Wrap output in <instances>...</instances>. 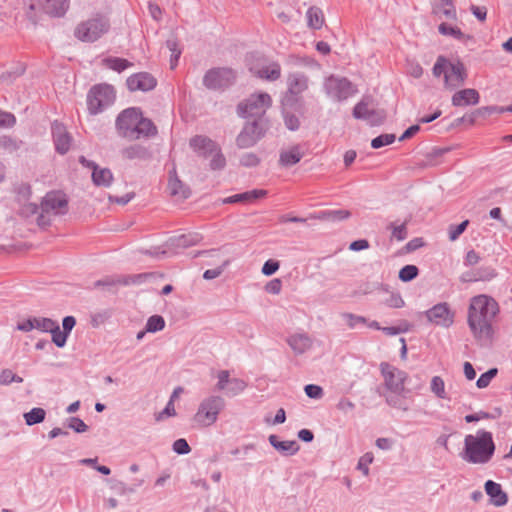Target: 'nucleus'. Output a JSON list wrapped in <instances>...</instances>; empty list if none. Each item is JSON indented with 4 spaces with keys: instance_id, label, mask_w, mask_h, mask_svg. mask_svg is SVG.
<instances>
[{
    "instance_id": "1",
    "label": "nucleus",
    "mask_w": 512,
    "mask_h": 512,
    "mask_svg": "<svg viewBox=\"0 0 512 512\" xmlns=\"http://www.w3.org/2000/svg\"><path fill=\"white\" fill-rule=\"evenodd\" d=\"M499 313V305L492 297L480 294L471 298L467 323L473 337L488 342L493 336V321Z\"/></svg>"
},
{
    "instance_id": "2",
    "label": "nucleus",
    "mask_w": 512,
    "mask_h": 512,
    "mask_svg": "<svg viewBox=\"0 0 512 512\" xmlns=\"http://www.w3.org/2000/svg\"><path fill=\"white\" fill-rule=\"evenodd\" d=\"M18 213L28 221H35L38 226H49L52 217L64 215L68 209V200L65 197H56V194H46L40 205L29 200L30 194H19Z\"/></svg>"
},
{
    "instance_id": "3",
    "label": "nucleus",
    "mask_w": 512,
    "mask_h": 512,
    "mask_svg": "<svg viewBox=\"0 0 512 512\" xmlns=\"http://www.w3.org/2000/svg\"><path fill=\"white\" fill-rule=\"evenodd\" d=\"M492 433L483 429L475 435L469 434L464 439L462 459L471 464H487L495 453Z\"/></svg>"
},
{
    "instance_id": "4",
    "label": "nucleus",
    "mask_w": 512,
    "mask_h": 512,
    "mask_svg": "<svg viewBox=\"0 0 512 512\" xmlns=\"http://www.w3.org/2000/svg\"><path fill=\"white\" fill-rule=\"evenodd\" d=\"M272 105V98L266 92H257L251 94L248 98L241 101L237 106V113L242 118H254V120L264 119L268 108Z\"/></svg>"
},
{
    "instance_id": "5",
    "label": "nucleus",
    "mask_w": 512,
    "mask_h": 512,
    "mask_svg": "<svg viewBox=\"0 0 512 512\" xmlns=\"http://www.w3.org/2000/svg\"><path fill=\"white\" fill-rule=\"evenodd\" d=\"M225 408V400L218 395L204 398L194 415V422L201 427H210L218 420L219 414Z\"/></svg>"
},
{
    "instance_id": "6",
    "label": "nucleus",
    "mask_w": 512,
    "mask_h": 512,
    "mask_svg": "<svg viewBox=\"0 0 512 512\" xmlns=\"http://www.w3.org/2000/svg\"><path fill=\"white\" fill-rule=\"evenodd\" d=\"M109 28L108 19L97 15L79 23L75 28L74 35L82 42L92 43L106 34Z\"/></svg>"
},
{
    "instance_id": "7",
    "label": "nucleus",
    "mask_w": 512,
    "mask_h": 512,
    "mask_svg": "<svg viewBox=\"0 0 512 512\" xmlns=\"http://www.w3.org/2000/svg\"><path fill=\"white\" fill-rule=\"evenodd\" d=\"M324 91L333 101L343 102L357 93L356 86L346 77L330 75L324 80Z\"/></svg>"
},
{
    "instance_id": "8",
    "label": "nucleus",
    "mask_w": 512,
    "mask_h": 512,
    "mask_svg": "<svg viewBox=\"0 0 512 512\" xmlns=\"http://www.w3.org/2000/svg\"><path fill=\"white\" fill-rule=\"evenodd\" d=\"M115 101V91L109 84L93 86L87 95V106L90 114L96 115L112 105Z\"/></svg>"
},
{
    "instance_id": "9",
    "label": "nucleus",
    "mask_w": 512,
    "mask_h": 512,
    "mask_svg": "<svg viewBox=\"0 0 512 512\" xmlns=\"http://www.w3.org/2000/svg\"><path fill=\"white\" fill-rule=\"evenodd\" d=\"M287 91L282 98L284 107H292L298 101L302 93L309 87V78L301 72H293L287 76Z\"/></svg>"
},
{
    "instance_id": "10",
    "label": "nucleus",
    "mask_w": 512,
    "mask_h": 512,
    "mask_svg": "<svg viewBox=\"0 0 512 512\" xmlns=\"http://www.w3.org/2000/svg\"><path fill=\"white\" fill-rule=\"evenodd\" d=\"M140 111L139 108L130 107L118 114L115 120V128L120 137L133 140V137L136 136Z\"/></svg>"
},
{
    "instance_id": "11",
    "label": "nucleus",
    "mask_w": 512,
    "mask_h": 512,
    "mask_svg": "<svg viewBox=\"0 0 512 512\" xmlns=\"http://www.w3.org/2000/svg\"><path fill=\"white\" fill-rule=\"evenodd\" d=\"M236 79L233 69L227 67L212 68L203 77V85L210 90L225 89Z\"/></svg>"
},
{
    "instance_id": "12",
    "label": "nucleus",
    "mask_w": 512,
    "mask_h": 512,
    "mask_svg": "<svg viewBox=\"0 0 512 512\" xmlns=\"http://www.w3.org/2000/svg\"><path fill=\"white\" fill-rule=\"evenodd\" d=\"M380 370L386 388L397 395L402 394L405 390V382L408 378L407 373L387 362L380 364Z\"/></svg>"
},
{
    "instance_id": "13",
    "label": "nucleus",
    "mask_w": 512,
    "mask_h": 512,
    "mask_svg": "<svg viewBox=\"0 0 512 512\" xmlns=\"http://www.w3.org/2000/svg\"><path fill=\"white\" fill-rule=\"evenodd\" d=\"M265 129L266 121L264 119L248 122L237 136L236 142L238 147H252L264 135Z\"/></svg>"
},
{
    "instance_id": "14",
    "label": "nucleus",
    "mask_w": 512,
    "mask_h": 512,
    "mask_svg": "<svg viewBox=\"0 0 512 512\" xmlns=\"http://www.w3.org/2000/svg\"><path fill=\"white\" fill-rule=\"evenodd\" d=\"M68 8L69 0H38L37 2L30 3V11L27 12V16L35 22V17L31 12L41 9L44 13L50 16L61 17L66 13Z\"/></svg>"
},
{
    "instance_id": "15",
    "label": "nucleus",
    "mask_w": 512,
    "mask_h": 512,
    "mask_svg": "<svg viewBox=\"0 0 512 512\" xmlns=\"http://www.w3.org/2000/svg\"><path fill=\"white\" fill-rule=\"evenodd\" d=\"M467 79V71L461 61H455L448 65L444 77V87L447 90H455L464 85Z\"/></svg>"
},
{
    "instance_id": "16",
    "label": "nucleus",
    "mask_w": 512,
    "mask_h": 512,
    "mask_svg": "<svg viewBox=\"0 0 512 512\" xmlns=\"http://www.w3.org/2000/svg\"><path fill=\"white\" fill-rule=\"evenodd\" d=\"M373 99L370 96H364L354 107L353 117L368 121L375 125L381 122L383 115H380L372 106Z\"/></svg>"
},
{
    "instance_id": "17",
    "label": "nucleus",
    "mask_w": 512,
    "mask_h": 512,
    "mask_svg": "<svg viewBox=\"0 0 512 512\" xmlns=\"http://www.w3.org/2000/svg\"><path fill=\"white\" fill-rule=\"evenodd\" d=\"M427 319L439 326L449 327L453 324L454 314L447 303H438L425 312Z\"/></svg>"
},
{
    "instance_id": "18",
    "label": "nucleus",
    "mask_w": 512,
    "mask_h": 512,
    "mask_svg": "<svg viewBox=\"0 0 512 512\" xmlns=\"http://www.w3.org/2000/svg\"><path fill=\"white\" fill-rule=\"evenodd\" d=\"M51 133L56 152L61 155L66 154L72 143V137L66 127L62 123L54 121L51 125Z\"/></svg>"
},
{
    "instance_id": "19",
    "label": "nucleus",
    "mask_w": 512,
    "mask_h": 512,
    "mask_svg": "<svg viewBox=\"0 0 512 512\" xmlns=\"http://www.w3.org/2000/svg\"><path fill=\"white\" fill-rule=\"evenodd\" d=\"M156 79L147 72H140L131 75L127 79V87L130 91H150L156 87Z\"/></svg>"
},
{
    "instance_id": "20",
    "label": "nucleus",
    "mask_w": 512,
    "mask_h": 512,
    "mask_svg": "<svg viewBox=\"0 0 512 512\" xmlns=\"http://www.w3.org/2000/svg\"><path fill=\"white\" fill-rule=\"evenodd\" d=\"M190 148L200 157L208 158L217 150L219 145L211 138L204 135H196L189 141Z\"/></svg>"
},
{
    "instance_id": "21",
    "label": "nucleus",
    "mask_w": 512,
    "mask_h": 512,
    "mask_svg": "<svg viewBox=\"0 0 512 512\" xmlns=\"http://www.w3.org/2000/svg\"><path fill=\"white\" fill-rule=\"evenodd\" d=\"M203 239V236L198 232H188L186 234H181L178 236H174L169 238L166 245L170 250H174L175 252L178 249L188 248L190 246H194L200 243Z\"/></svg>"
},
{
    "instance_id": "22",
    "label": "nucleus",
    "mask_w": 512,
    "mask_h": 512,
    "mask_svg": "<svg viewBox=\"0 0 512 512\" xmlns=\"http://www.w3.org/2000/svg\"><path fill=\"white\" fill-rule=\"evenodd\" d=\"M80 162L89 167L92 168V179L93 182L98 186H104L107 187L110 185L113 176L112 172L107 168H99L97 165H95L94 162H91L87 160L85 157H80Z\"/></svg>"
},
{
    "instance_id": "23",
    "label": "nucleus",
    "mask_w": 512,
    "mask_h": 512,
    "mask_svg": "<svg viewBox=\"0 0 512 512\" xmlns=\"http://www.w3.org/2000/svg\"><path fill=\"white\" fill-rule=\"evenodd\" d=\"M480 96L477 90L473 88H466L457 91L452 96L451 102L455 107L476 105L479 103Z\"/></svg>"
},
{
    "instance_id": "24",
    "label": "nucleus",
    "mask_w": 512,
    "mask_h": 512,
    "mask_svg": "<svg viewBox=\"0 0 512 512\" xmlns=\"http://www.w3.org/2000/svg\"><path fill=\"white\" fill-rule=\"evenodd\" d=\"M484 487L486 494L490 497V501L494 506L501 507L507 504L508 496L499 483L493 480H487Z\"/></svg>"
},
{
    "instance_id": "25",
    "label": "nucleus",
    "mask_w": 512,
    "mask_h": 512,
    "mask_svg": "<svg viewBox=\"0 0 512 512\" xmlns=\"http://www.w3.org/2000/svg\"><path fill=\"white\" fill-rule=\"evenodd\" d=\"M268 440L271 446L284 456H292L299 451V444L295 440L281 441L276 435H270Z\"/></svg>"
},
{
    "instance_id": "26",
    "label": "nucleus",
    "mask_w": 512,
    "mask_h": 512,
    "mask_svg": "<svg viewBox=\"0 0 512 512\" xmlns=\"http://www.w3.org/2000/svg\"><path fill=\"white\" fill-rule=\"evenodd\" d=\"M157 127L154 123L148 119L143 117L142 112L140 111L139 120L137 123V128L133 140H138L140 138H150L157 135Z\"/></svg>"
},
{
    "instance_id": "27",
    "label": "nucleus",
    "mask_w": 512,
    "mask_h": 512,
    "mask_svg": "<svg viewBox=\"0 0 512 512\" xmlns=\"http://www.w3.org/2000/svg\"><path fill=\"white\" fill-rule=\"evenodd\" d=\"M287 343L295 354H303L311 347L312 341L307 334L299 333L289 336Z\"/></svg>"
},
{
    "instance_id": "28",
    "label": "nucleus",
    "mask_w": 512,
    "mask_h": 512,
    "mask_svg": "<svg viewBox=\"0 0 512 512\" xmlns=\"http://www.w3.org/2000/svg\"><path fill=\"white\" fill-rule=\"evenodd\" d=\"M251 70L258 78L267 81H276L281 76V67L280 64L277 62L269 63L268 65H264L257 70Z\"/></svg>"
},
{
    "instance_id": "29",
    "label": "nucleus",
    "mask_w": 512,
    "mask_h": 512,
    "mask_svg": "<svg viewBox=\"0 0 512 512\" xmlns=\"http://www.w3.org/2000/svg\"><path fill=\"white\" fill-rule=\"evenodd\" d=\"M303 157V152L300 146H293L290 149L281 152L280 163L283 166L289 167L298 163Z\"/></svg>"
},
{
    "instance_id": "30",
    "label": "nucleus",
    "mask_w": 512,
    "mask_h": 512,
    "mask_svg": "<svg viewBox=\"0 0 512 512\" xmlns=\"http://www.w3.org/2000/svg\"><path fill=\"white\" fill-rule=\"evenodd\" d=\"M103 66L109 68L113 71L121 73L122 71L133 66L131 62L127 59L119 58V57H106L102 60Z\"/></svg>"
},
{
    "instance_id": "31",
    "label": "nucleus",
    "mask_w": 512,
    "mask_h": 512,
    "mask_svg": "<svg viewBox=\"0 0 512 512\" xmlns=\"http://www.w3.org/2000/svg\"><path fill=\"white\" fill-rule=\"evenodd\" d=\"M349 211L343 209L324 210L312 215L313 218L340 221L348 218Z\"/></svg>"
},
{
    "instance_id": "32",
    "label": "nucleus",
    "mask_w": 512,
    "mask_h": 512,
    "mask_svg": "<svg viewBox=\"0 0 512 512\" xmlns=\"http://www.w3.org/2000/svg\"><path fill=\"white\" fill-rule=\"evenodd\" d=\"M306 18L308 26L312 29H320L324 22L323 13L318 7H310L306 12Z\"/></svg>"
},
{
    "instance_id": "33",
    "label": "nucleus",
    "mask_w": 512,
    "mask_h": 512,
    "mask_svg": "<svg viewBox=\"0 0 512 512\" xmlns=\"http://www.w3.org/2000/svg\"><path fill=\"white\" fill-rule=\"evenodd\" d=\"M46 412L43 408L34 407L29 412L24 413L23 417L28 426H33L44 421Z\"/></svg>"
},
{
    "instance_id": "34",
    "label": "nucleus",
    "mask_w": 512,
    "mask_h": 512,
    "mask_svg": "<svg viewBox=\"0 0 512 512\" xmlns=\"http://www.w3.org/2000/svg\"><path fill=\"white\" fill-rule=\"evenodd\" d=\"M388 229L391 230V240H396L398 242H401V241H404L408 236L406 222H403L401 224L392 222L388 225Z\"/></svg>"
},
{
    "instance_id": "35",
    "label": "nucleus",
    "mask_w": 512,
    "mask_h": 512,
    "mask_svg": "<svg viewBox=\"0 0 512 512\" xmlns=\"http://www.w3.org/2000/svg\"><path fill=\"white\" fill-rule=\"evenodd\" d=\"M246 386L247 384L244 380L232 378L230 384H228L227 388L223 392L229 397H234L242 393Z\"/></svg>"
},
{
    "instance_id": "36",
    "label": "nucleus",
    "mask_w": 512,
    "mask_h": 512,
    "mask_svg": "<svg viewBox=\"0 0 512 512\" xmlns=\"http://www.w3.org/2000/svg\"><path fill=\"white\" fill-rule=\"evenodd\" d=\"M263 194H233L230 197L222 199L223 204L250 203Z\"/></svg>"
},
{
    "instance_id": "37",
    "label": "nucleus",
    "mask_w": 512,
    "mask_h": 512,
    "mask_svg": "<svg viewBox=\"0 0 512 512\" xmlns=\"http://www.w3.org/2000/svg\"><path fill=\"white\" fill-rule=\"evenodd\" d=\"M477 282H488L493 280L497 275V271L492 266H480L475 268Z\"/></svg>"
},
{
    "instance_id": "38",
    "label": "nucleus",
    "mask_w": 512,
    "mask_h": 512,
    "mask_svg": "<svg viewBox=\"0 0 512 512\" xmlns=\"http://www.w3.org/2000/svg\"><path fill=\"white\" fill-rule=\"evenodd\" d=\"M49 333H51L52 342L58 348H62L66 345L69 335L63 332V330H60L59 324L57 322L53 325L52 330L49 331Z\"/></svg>"
},
{
    "instance_id": "39",
    "label": "nucleus",
    "mask_w": 512,
    "mask_h": 512,
    "mask_svg": "<svg viewBox=\"0 0 512 512\" xmlns=\"http://www.w3.org/2000/svg\"><path fill=\"white\" fill-rule=\"evenodd\" d=\"M146 331L149 333H156L164 329L165 320L160 315H152L147 319Z\"/></svg>"
},
{
    "instance_id": "40",
    "label": "nucleus",
    "mask_w": 512,
    "mask_h": 512,
    "mask_svg": "<svg viewBox=\"0 0 512 512\" xmlns=\"http://www.w3.org/2000/svg\"><path fill=\"white\" fill-rule=\"evenodd\" d=\"M438 31L444 36H451L457 40H464V33L458 28L448 25L447 23H441L438 26Z\"/></svg>"
},
{
    "instance_id": "41",
    "label": "nucleus",
    "mask_w": 512,
    "mask_h": 512,
    "mask_svg": "<svg viewBox=\"0 0 512 512\" xmlns=\"http://www.w3.org/2000/svg\"><path fill=\"white\" fill-rule=\"evenodd\" d=\"M147 154V151L144 147L140 146V145H133V146H130V147H127L125 148L123 151H122V155L124 158L126 159H141V158H144Z\"/></svg>"
},
{
    "instance_id": "42",
    "label": "nucleus",
    "mask_w": 512,
    "mask_h": 512,
    "mask_svg": "<svg viewBox=\"0 0 512 512\" xmlns=\"http://www.w3.org/2000/svg\"><path fill=\"white\" fill-rule=\"evenodd\" d=\"M342 319L350 329L357 328L360 324H366L367 319L364 316L345 312L341 314Z\"/></svg>"
},
{
    "instance_id": "43",
    "label": "nucleus",
    "mask_w": 512,
    "mask_h": 512,
    "mask_svg": "<svg viewBox=\"0 0 512 512\" xmlns=\"http://www.w3.org/2000/svg\"><path fill=\"white\" fill-rule=\"evenodd\" d=\"M209 166L212 170H222L226 166V158L224 157L221 148L218 147L211 155Z\"/></svg>"
},
{
    "instance_id": "44",
    "label": "nucleus",
    "mask_w": 512,
    "mask_h": 512,
    "mask_svg": "<svg viewBox=\"0 0 512 512\" xmlns=\"http://www.w3.org/2000/svg\"><path fill=\"white\" fill-rule=\"evenodd\" d=\"M431 391L440 399H446L445 383L440 376H434L430 384Z\"/></svg>"
},
{
    "instance_id": "45",
    "label": "nucleus",
    "mask_w": 512,
    "mask_h": 512,
    "mask_svg": "<svg viewBox=\"0 0 512 512\" xmlns=\"http://www.w3.org/2000/svg\"><path fill=\"white\" fill-rule=\"evenodd\" d=\"M22 146V141L10 136L0 137V148L7 150L8 152H15Z\"/></svg>"
},
{
    "instance_id": "46",
    "label": "nucleus",
    "mask_w": 512,
    "mask_h": 512,
    "mask_svg": "<svg viewBox=\"0 0 512 512\" xmlns=\"http://www.w3.org/2000/svg\"><path fill=\"white\" fill-rule=\"evenodd\" d=\"M419 270L415 265H405L399 271V279L403 282H410L418 276Z\"/></svg>"
},
{
    "instance_id": "47",
    "label": "nucleus",
    "mask_w": 512,
    "mask_h": 512,
    "mask_svg": "<svg viewBox=\"0 0 512 512\" xmlns=\"http://www.w3.org/2000/svg\"><path fill=\"white\" fill-rule=\"evenodd\" d=\"M383 304L389 308H402L405 305V301L399 292L392 291L389 296L383 300Z\"/></svg>"
},
{
    "instance_id": "48",
    "label": "nucleus",
    "mask_w": 512,
    "mask_h": 512,
    "mask_svg": "<svg viewBox=\"0 0 512 512\" xmlns=\"http://www.w3.org/2000/svg\"><path fill=\"white\" fill-rule=\"evenodd\" d=\"M56 323L51 318L46 317H34V326L36 330L44 333H49L52 330L53 325Z\"/></svg>"
},
{
    "instance_id": "49",
    "label": "nucleus",
    "mask_w": 512,
    "mask_h": 512,
    "mask_svg": "<svg viewBox=\"0 0 512 512\" xmlns=\"http://www.w3.org/2000/svg\"><path fill=\"white\" fill-rule=\"evenodd\" d=\"M395 135L394 134H381L371 141V146L374 149L382 148L386 145H390L395 141Z\"/></svg>"
},
{
    "instance_id": "50",
    "label": "nucleus",
    "mask_w": 512,
    "mask_h": 512,
    "mask_svg": "<svg viewBox=\"0 0 512 512\" xmlns=\"http://www.w3.org/2000/svg\"><path fill=\"white\" fill-rule=\"evenodd\" d=\"M12 382L22 383L23 378L13 373L10 369L2 370L0 373V384L9 385Z\"/></svg>"
},
{
    "instance_id": "51",
    "label": "nucleus",
    "mask_w": 512,
    "mask_h": 512,
    "mask_svg": "<svg viewBox=\"0 0 512 512\" xmlns=\"http://www.w3.org/2000/svg\"><path fill=\"white\" fill-rule=\"evenodd\" d=\"M497 373V368H491L485 373L481 374L476 382L477 387L480 389L486 388L490 384L491 380L497 375Z\"/></svg>"
},
{
    "instance_id": "52",
    "label": "nucleus",
    "mask_w": 512,
    "mask_h": 512,
    "mask_svg": "<svg viewBox=\"0 0 512 512\" xmlns=\"http://www.w3.org/2000/svg\"><path fill=\"white\" fill-rule=\"evenodd\" d=\"M451 63V61H448L443 56H439L432 69L433 75L435 77H440L442 74L445 76L446 70L448 69V65Z\"/></svg>"
},
{
    "instance_id": "53",
    "label": "nucleus",
    "mask_w": 512,
    "mask_h": 512,
    "mask_svg": "<svg viewBox=\"0 0 512 512\" xmlns=\"http://www.w3.org/2000/svg\"><path fill=\"white\" fill-rule=\"evenodd\" d=\"M469 224L468 220H464L458 225H450L448 228L449 239L451 241H455L459 238V236L466 230Z\"/></svg>"
},
{
    "instance_id": "54",
    "label": "nucleus",
    "mask_w": 512,
    "mask_h": 512,
    "mask_svg": "<svg viewBox=\"0 0 512 512\" xmlns=\"http://www.w3.org/2000/svg\"><path fill=\"white\" fill-rule=\"evenodd\" d=\"M67 426L76 433H83L88 430V426L85 424V422L78 417H70L67 420Z\"/></svg>"
},
{
    "instance_id": "55",
    "label": "nucleus",
    "mask_w": 512,
    "mask_h": 512,
    "mask_svg": "<svg viewBox=\"0 0 512 512\" xmlns=\"http://www.w3.org/2000/svg\"><path fill=\"white\" fill-rule=\"evenodd\" d=\"M172 450L179 455H186L191 451V448L184 438H179L174 441Z\"/></svg>"
},
{
    "instance_id": "56",
    "label": "nucleus",
    "mask_w": 512,
    "mask_h": 512,
    "mask_svg": "<svg viewBox=\"0 0 512 512\" xmlns=\"http://www.w3.org/2000/svg\"><path fill=\"white\" fill-rule=\"evenodd\" d=\"M217 378H218V382L216 385V389L218 391H224L227 388L228 384H230V382L232 380V378H230V373L227 370H221L218 373Z\"/></svg>"
},
{
    "instance_id": "57",
    "label": "nucleus",
    "mask_w": 512,
    "mask_h": 512,
    "mask_svg": "<svg viewBox=\"0 0 512 512\" xmlns=\"http://www.w3.org/2000/svg\"><path fill=\"white\" fill-rule=\"evenodd\" d=\"M373 461V455L371 453L364 454L358 461L357 469L360 470L365 476L369 474V465Z\"/></svg>"
},
{
    "instance_id": "58",
    "label": "nucleus",
    "mask_w": 512,
    "mask_h": 512,
    "mask_svg": "<svg viewBox=\"0 0 512 512\" xmlns=\"http://www.w3.org/2000/svg\"><path fill=\"white\" fill-rule=\"evenodd\" d=\"M279 267L280 263L278 261L269 259L263 264L261 272L265 276H271L278 271Z\"/></svg>"
},
{
    "instance_id": "59",
    "label": "nucleus",
    "mask_w": 512,
    "mask_h": 512,
    "mask_svg": "<svg viewBox=\"0 0 512 512\" xmlns=\"http://www.w3.org/2000/svg\"><path fill=\"white\" fill-rule=\"evenodd\" d=\"M304 391L311 399H320L323 396V389L319 385L308 384L304 387Z\"/></svg>"
},
{
    "instance_id": "60",
    "label": "nucleus",
    "mask_w": 512,
    "mask_h": 512,
    "mask_svg": "<svg viewBox=\"0 0 512 512\" xmlns=\"http://www.w3.org/2000/svg\"><path fill=\"white\" fill-rule=\"evenodd\" d=\"M240 164L242 166H245V167H254L256 165H258L259 163V158L256 154L254 153H244L241 157H240Z\"/></svg>"
},
{
    "instance_id": "61",
    "label": "nucleus",
    "mask_w": 512,
    "mask_h": 512,
    "mask_svg": "<svg viewBox=\"0 0 512 512\" xmlns=\"http://www.w3.org/2000/svg\"><path fill=\"white\" fill-rule=\"evenodd\" d=\"M284 123L285 126L291 131L297 130L300 126V121L298 117L286 112L284 113Z\"/></svg>"
},
{
    "instance_id": "62",
    "label": "nucleus",
    "mask_w": 512,
    "mask_h": 512,
    "mask_svg": "<svg viewBox=\"0 0 512 512\" xmlns=\"http://www.w3.org/2000/svg\"><path fill=\"white\" fill-rule=\"evenodd\" d=\"M133 195L134 194H123L122 196H117L115 194H108V200L110 203H116L124 206L131 201Z\"/></svg>"
},
{
    "instance_id": "63",
    "label": "nucleus",
    "mask_w": 512,
    "mask_h": 512,
    "mask_svg": "<svg viewBox=\"0 0 512 512\" xmlns=\"http://www.w3.org/2000/svg\"><path fill=\"white\" fill-rule=\"evenodd\" d=\"M480 259V255L472 249L466 253L463 264L467 267L475 266L479 263Z\"/></svg>"
},
{
    "instance_id": "64",
    "label": "nucleus",
    "mask_w": 512,
    "mask_h": 512,
    "mask_svg": "<svg viewBox=\"0 0 512 512\" xmlns=\"http://www.w3.org/2000/svg\"><path fill=\"white\" fill-rule=\"evenodd\" d=\"M16 329L22 332H30L35 329L34 326V317H30L24 320H21L17 323Z\"/></svg>"
}]
</instances>
